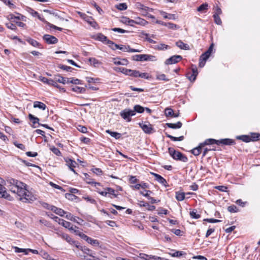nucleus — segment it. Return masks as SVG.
<instances>
[{"mask_svg": "<svg viewBox=\"0 0 260 260\" xmlns=\"http://www.w3.org/2000/svg\"><path fill=\"white\" fill-rule=\"evenodd\" d=\"M7 182V186L12 192L17 194L19 197L24 193V187H26L25 183L13 178L8 179Z\"/></svg>", "mask_w": 260, "mask_h": 260, "instance_id": "1", "label": "nucleus"}, {"mask_svg": "<svg viewBox=\"0 0 260 260\" xmlns=\"http://www.w3.org/2000/svg\"><path fill=\"white\" fill-rule=\"evenodd\" d=\"M168 152L173 158L175 160H180L184 162H187L188 160V158L186 155L179 151L175 150L173 148L169 147L168 148Z\"/></svg>", "mask_w": 260, "mask_h": 260, "instance_id": "2", "label": "nucleus"}, {"mask_svg": "<svg viewBox=\"0 0 260 260\" xmlns=\"http://www.w3.org/2000/svg\"><path fill=\"white\" fill-rule=\"evenodd\" d=\"M207 142H209L208 144H210L211 145L214 144L218 145L220 144L224 145H233L235 144V142L234 140L228 138L221 139L220 140H216L214 139H208Z\"/></svg>", "mask_w": 260, "mask_h": 260, "instance_id": "3", "label": "nucleus"}, {"mask_svg": "<svg viewBox=\"0 0 260 260\" xmlns=\"http://www.w3.org/2000/svg\"><path fill=\"white\" fill-rule=\"evenodd\" d=\"M26 187H24V193L20 197L19 200L24 203H31L36 200L35 197L28 190L26 189Z\"/></svg>", "mask_w": 260, "mask_h": 260, "instance_id": "4", "label": "nucleus"}, {"mask_svg": "<svg viewBox=\"0 0 260 260\" xmlns=\"http://www.w3.org/2000/svg\"><path fill=\"white\" fill-rule=\"evenodd\" d=\"M77 13L81 18H82L88 23H89L91 26L93 27L94 28H96L98 27V23L95 21H94V20L93 19L92 17L87 16L86 14L83 13L79 11L77 12Z\"/></svg>", "mask_w": 260, "mask_h": 260, "instance_id": "5", "label": "nucleus"}, {"mask_svg": "<svg viewBox=\"0 0 260 260\" xmlns=\"http://www.w3.org/2000/svg\"><path fill=\"white\" fill-rule=\"evenodd\" d=\"M54 221L58 222V224L62 225L63 227H64L66 229H68L70 230H72L73 228L71 226V223L67 221L64 220L63 219L59 218L57 216H54L53 214H51V217Z\"/></svg>", "mask_w": 260, "mask_h": 260, "instance_id": "6", "label": "nucleus"}, {"mask_svg": "<svg viewBox=\"0 0 260 260\" xmlns=\"http://www.w3.org/2000/svg\"><path fill=\"white\" fill-rule=\"evenodd\" d=\"M120 115L127 121L129 122L131 120V116L135 115V113L133 110L129 109H125L121 111Z\"/></svg>", "mask_w": 260, "mask_h": 260, "instance_id": "7", "label": "nucleus"}, {"mask_svg": "<svg viewBox=\"0 0 260 260\" xmlns=\"http://www.w3.org/2000/svg\"><path fill=\"white\" fill-rule=\"evenodd\" d=\"M120 49L122 50L123 52H141L142 50L136 49H133L130 48V46L129 45H115V48H113V50H115L116 49Z\"/></svg>", "mask_w": 260, "mask_h": 260, "instance_id": "8", "label": "nucleus"}, {"mask_svg": "<svg viewBox=\"0 0 260 260\" xmlns=\"http://www.w3.org/2000/svg\"><path fill=\"white\" fill-rule=\"evenodd\" d=\"M139 124L146 134H150L154 132L153 128L149 122H147V123H139Z\"/></svg>", "mask_w": 260, "mask_h": 260, "instance_id": "9", "label": "nucleus"}, {"mask_svg": "<svg viewBox=\"0 0 260 260\" xmlns=\"http://www.w3.org/2000/svg\"><path fill=\"white\" fill-rule=\"evenodd\" d=\"M208 143L209 142H207V139H206L204 142L200 143L197 147L194 148L191 150L192 154L195 156L199 155L201 152L202 149L204 146L206 145H211L210 144Z\"/></svg>", "mask_w": 260, "mask_h": 260, "instance_id": "10", "label": "nucleus"}, {"mask_svg": "<svg viewBox=\"0 0 260 260\" xmlns=\"http://www.w3.org/2000/svg\"><path fill=\"white\" fill-rule=\"evenodd\" d=\"M182 59L181 55H175L170 57L166 60L165 63L166 65L175 64L180 61Z\"/></svg>", "mask_w": 260, "mask_h": 260, "instance_id": "11", "label": "nucleus"}, {"mask_svg": "<svg viewBox=\"0 0 260 260\" xmlns=\"http://www.w3.org/2000/svg\"><path fill=\"white\" fill-rule=\"evenodd\" d=\"M43 39L48 44H55L58 42V39L56 37L48 34L44 35Z\"/></svg>", "mask_w": 260, "mask_h": 260, "instance_id": "12", "label": "nucleus"}, {"mask_svg": "<svg viewBox=\"0 0 260 260\" xmlns=\"http://www.w3.org/2000/svg\"><path fill=\"white\" fill-rule=\"evenodd\" d=\"M0 197L6 199L11 201L13 199L11 196L8 194L6 190V188L0 184Z\"/></svg>", "mask_w": 260, "mask_h": 260, "instance_id": "13", "label": "nucleus"}, {"mask_svg": "<svg viewBox=\"0 0 260 260\" xmlns=\"http://www.w3.org/2000/svg\"><path fill=\"white\" fill-rule=\"evenodd\" d=\"M64 160L66 162L67 165L69 167L70 170L74 173H76L75 170H74V168L76 167L75 165L77 164L76 161L68 158H64Z\"/></svg>", "mask_w": 260, "mask_h": 260, "instance_id": "14", "label": "nucleus"}, {"mask_svg": "<svg viewBox=\"0 0 260 260\" xmlns=\"http://www.w3.org/2000/svg\"><path fill=\"white\" fill-rule=\"evenodd\" d=\"M41 81L43 82L47 83L48 85H52L55 87L59 88V85L55 82L54 78L53 79H49L46 77H43L41 79Z\"/></svg>", "mask_w": 260, "mask_h": 260, "instance_id": "15", "label": "nucleus"}, {"mask_svg": "<svg viewBox=\"0 0 260 260\" xmlns=\"http://www.w3.org/2000/svg\"><path fill=\"white\" fill-rule=\"evenodd\" d=\"M151 174L155 177V180H156L157 181H158V182H159L160 183H161V184L164 185L165 186H168L167 185V182L165 178H164L161 176L154 173H152Z\"/></svg>", "mask_w": 260, "mask_h": 260, "instance_id": "16", "label": "nucleus"}, {"mask_svg": "<svg viewBox=\"0 0 260 260\" xmlns=\"http://www.w3.org/2000/svg\"><path fill=\"white\" fill-rule=\"evenodd\" d=\"M50 210L60 216H63L66 213V212L62 209L58 208L54 206H51L50 207Z\"/></svg>", "mask_w": 260, "mask_h": 260, "instance_id": "17", "label": "nucleus"}, {"mask_svg": "<svg viewBox=\"0 0 260 260\" xmlns=\"http://www.w3.org/2000/svg\"><path fill=\"white\" fill-rule=\"evenodd\" d=\"M113 70L117 72H121L126 75H128L131 72V69H127L123 67H114Z\"/></svg>", "mask_w": 260, "mask_h": 260, "instance_id": "18", "label": "nucleus"}, {"mask_svg": "<svg viewBox=\"0 0 260 260\" xmlns=\"http://www.w3.org/2000/svg\"><path fill=\"white\" fill-rule=\"evenodd\" d=\"M83 175H84L83 178H84V180L87 183H88L89 184H94L95 186L96 185H100V183L94 182L93 181V179L90 178V176L88 174L84 173Z\"/></svg>", "mask_w": 260, "mask_h": 260, "instance_id": "19", "label": "nucleus"}, {"mask_svg": "<svg viewBox=\"0 0 260 260\" xmlns=\"http://www.w3.org/2000/svg\"><path fill=\"white\" fill-rule=\"evenodd\" d=\"M68 243L71 245H74L77 248L80 247V243L76 241L73 240L71 237L69 235H67V236H66V238L64 239Z\"/></svg>", "mask_w": 260, "mask_h": 260, "instance_id": "20", "label": "nucleus"}, {"mask_svg": "<svg viewBox=\"0 0 260 260\" xmlns=\"http://www.w3.org/2000/svg\"><path fill=\"white\" fill-rule=\"evenodd\" d=\"M119 58H114V63L117 65H122V66H126L128 63V61L126 58H123L121 60H117L119 59Z\"/></svg>", "mask_w": 260, "mask_h": 260, "instance_id": "21", "label": "nucleus"}, {"mask_svg": "<svg viewBox=\"0 0 260 260\" xmlns=\"http://www.w3.org/2000/svg\"><path fill=\"white\" fill-rule=\"evenodd\" d=\"M26 41L34 47H37L40 48H43L41 44L40 43L30 38L27 39Z\"/></svg>", "mask_w": 260, "mask_h": 260, "instance_id": "22", "label": "nucleus"}, {"mask_svg": "<svg viewBox=\"0 0 260 260\" xmlns=\"http://www.w3.org/2000/svg\"><path fill=\"white\" fill-rule=\"evenodd\" d=\"M176 45L181 49L187 50L189 49V47L187 44L184 43L181 40L176 42Z\"/></svg>", "mask_w": 260, "mask_h": 260, "instance_id": "23", "label": "nucleus"}, {"mask_svg": "<svg viewBox=\"0 0 260 260\" xmlns=\"http://www.w3.org/2000/svg\"><path fill=\"white\" fill-rule=\"evenodd\" d=\"M28 118L30 120L32 121V126L34 128L36 127V126L35 125L36 124H38L39 125L40 124V123H39V119L37 117H35L34 115H33L32 114H28Z\"/></svg>", "mask_w": 260, "mask_h": 260, "instance_id": "24", "label": "nucleus"}, {"mask_svg": "<svg viewBox=\"0 0 260 260\" xmlns=\"http://www.w3.org/2000/svg\"><path fill=\"white\" fill-rule=\"evenodd\" d=\"M33 106L35 108H39L42 110H45L47 107L45 104L39 101H35Z\"/></svg>", "mask_w": 260, "mask_h": 260, "instance_id": "25", "label": "nucleus"}, {"mask_svg": "<svg viewBox=\"0 0 260 260\" xmlns=\"http://www.w3.org/2000/svg\"><path fill=\"white\" fill-rule=\"evenodd\" d=\"M166 125L169 128L176 129L181 128L182 124L180 121H178L176 123H167Z\"/></svg>", "mask_w": 260, "mask_h": 260, "instance_id": "26", "label": "nucleus"}, {"mask_svg": "<svg viewBox=\"0 0 260 260\" xmlns=\"http://www.w3.org/2000/svg\"><path fill=\"white\" fill-rule=\"evenodd\" d=\"M106 133L109 134L111 137L114 138L115 139H119L121 137V134L120 133L112 132L110 129H107L106 131Z\"/></svg>", "mask_w": 260, "mask_h": 260, "instance_id": "27", "label": "nucleus"}, {"mask_svg": "<svg viewBox=\"0 0 260 260\" xmlns=\"http://www.w3.org/2000/svg\"><path fill=\"white\" fill-rule=\"evenodd\" d=\"M80 250H81L84 253L87 254V255H89L92 258L94 257V256L93 255V253L91 251V250L89 249V248L86 247L85 246H82L80 245V247L78 248Z\"/></svg>", "mask_w": 260, "mask_h": 260, "instance_id": "28", "label": "nucleus"}, {"mask_svg": "<svg viewBox=\"0 0 260 260\" xmlns=\"http://www.w3.org/2000/svg\"><path fill=\"white\" fill-rule=\"evenodd\" d=\"M140 206L146 208L149 211H153L155 209V207L153 205H150L148 203L144 201H141Z\"/></svg>", "mask_w": 260, "mask_h": 260, "instance_id": "29", "label": "nucleus"}, {"mask_svg": "<svg viewBox=\"0 0 260 260\" xmlns=\"http://www.w3.org/2000/svg\"><path fill=\"white\" fill-rule=\"evenodd\" d=\"M132 58L133 60L135 61H146V54L135 55Z\"/></svg>", "mask_w": 260, "mask_h": 260, "instance_id": "30", "label": "nucleus"}, {"mask_svg": "<svg viewBox=\"0 0 260 260\" xmlns=\"http://www.w3.org/2000/svg\"><path fill=\"white\" fill-rule=\"evenodd\" d=\"M96 39L98 41L102 42L105 44H106V42H108V41H109L106 36L101 33L97 34Z\"/></svg>", "mask_w": 260, "mask_h": 260, "instance_id": "31", "label": "nucleus"}, {"mask_svg": "<svg viewBox=\"0 0 260 260\" xmlns=\"http://www.w3.org/2000/svg\"><path fill=\"white\" fill-rule=\"evenodd\" d=\"M160 13L164 18L169 19H173L174 20L176 19V16L175 14H168L164 11H160Z\"/></svg>", "mask_w": 260, "mask_h": 260, "instance_id": "32", "label": "nucleus"}, {"mask_svg": "<svg viewBox=\"0 0 260 260\" xmlns=\"http://www.w3.org/2000/svg\"><path fill=\"white\" fill-rule=\"evenodd\" d=\"M106 190L108 191L107 193H108V197L111 199L117 197V194H115V191L114 189L111 187H106Z\"/></svg>", "mask_w": 260, "mask_h": 260, "instance_id": "33", "label": "nucleus"}, {"mask_svg": "<svg viewBox=\"0 0 260 260\" xmlns=\"http://www.w3.org/2000/svg\"><path fill=\"white\" fill-rule=\"evenodd\" d=\"M66 78L61 76L59 75H57L54 76V80L55 82L62 83L63 84L67 83V81H66Z\"/></svg>", "mask_w": 260, "mask_h": 260, "instance_id": "34", "label": "nucleus"}, {"mask_svg": "<svg viewBox=\"0 0 260 260\" xmlns=\"http://www.w3.org/2000/svg\"><path fill=\"white\" fill-rule=\"evenodd\" d=\"M144 110H145V108L139 105H135L134 107V110H133V111L135 113V115L136 114V112L139 113H142L144 112Z\"/></svg>", "mask_w": 260, "mask_h": 260, "instance_id": "35", "label": "nucleus"}, {"mask_svg": "<svg viewBox=\"0 0 260 260\" xmlns=\"http://www.w3.org/2000/svg\"><path fill=\"white\" fill-rule=\"evenodd\" d=\"M136 24L140 25L142 26H145L148 24V22L145 19L140 17H137L135 19Z\"/></svg>", "mask_w": 260, "mask_h": 260, "instance_id": "36", "label": "nucleus"}, {"mask_svg": "<svg viewBox=\"0 0 260 260\" xmlns=\"http://www.w3.org/2000/svg\"><path fill=\"white\" fill-rule=\"evenodd\" d=\"M166 135L168 138H169L171 140L173 141H182L184 138V136H180L179 137H175L166 133Z\"/></svg>", "mask_w": 260, "mask_h": 260, "instance_id": "37", "label": "nucleus"}, {"mask_svg": "<svg viewBox=\"0 0 260 260\" xmlns=\"http://www.w3.org/2000/svg\"><path fill=\"white\" fill-rule=\"evenodd\" d=\"M72 90L77 93H85L86 91V89L84 87H78V86H74L73 87Z\"/></svg>", "mask_w": 260, "mask_h": 260, "instance_id": "38", "label": "nucleus"}, {"mask_svg": "<svg viewBox=\"0 0 260 260\" xmlns=\"http://www.w3.org/2000/svg\"><path fill=\"white\" fill-rule=\"evenodd\" d=\"M238 139L241 140L244 142H250V137L249 135H242L237 137Z\"/></svg>", "mask_w": 260, "mask_h": 260, "instance_id": "39", "label": "nucleus"}, {"mask_svg": "<svg viewBox=\"0 0 260 260\" xmlns=\"http://www.w3.org/2000/svg\"><path fill=\"white\" fill-rule=\"evenodd\" d=\"M250 137L251 141H256L260 140V134L258 133H251Z\"/></svg>", "mask_w": 260, "mask_h": 260, "instance_id": "40", "label": "nucleus"}, {"mask_svg": "<svg viewBox=\"0 0 260 260\" xmlns=\"http://www.w3.org/2000/svg\"><path fill=\"white\" fill-rule=\"evenodd\" d=\"M169 48V46L167 45H166L165 44H160L159 45H155L154 47V48L156 50H163L165 49H167Z\"/></svg>", "mask_w": 260, "mask_h": 260, "instance_id": "41", "label": "nucleus"}, {"mask_svg": "<svg viewBox=\"0 0 260 260\" xmlns=\"http://www.w3.org/2000/svg\"><path fill=\"white\" fill-rule=\"evenodd\" d=\"M185 198V193L182 192H176V199L178 201H182Z\"/></svg>", "mask_w": 260, "mask_h": 260, "instance_id": "42", "label": "nucleus"}, {"mask_svg": "<svg viewBox=\"0 0 260 260\" xmlns=\"http://www.w3.org/2000/svg\"><path fill=\"white\" fill-rule=\"evenodd\" d=\"M73 83L74 84H81V81L78 79H74L73 78H67V83Z\"/></svg>", "mask_w": 260, "mask_h": 260, "instance_id": "43", "label": "nucleus"}, {"mask_svg": "<svg viewBox=\"0 0 260 260\" xmlns=\"http://www.w3.org/2000/svg\"><path fill=\"white\" fill-rule=\"evenodd\" d=\"M86 242L94 246H99L100 244V243L98 240L93 239L90 237H89L88 239L86 241Z\"/></svg>", "mask_w": 260, "mask_h": 260, "instance_id": "44", "label": "nucleus"}, {"mask_svg": "<svg viewBox=\"0 0 260 260\" xmlns=\"http://www.w3.org/2000/svg\"><path fill=\"white\" fill-rule=\"evenodd\" d=\"M88 60L90 64L93 65L95 67L100 63V62L95 58H89Z\"/></svg>", "mask_w": 260, "mask_h": 260, "instance_id": "45", "label": "nucleus"}, {"mask_svg": "<svg viewBox=\"0 0 260 260\" xmlns=\"http://www.w3.org/2000/svg\"><path fill=\"white\" fill-rule=\"evenodd\" d=\"M165 114L167 117H172L173 115L174 114V111L171 108H167L165 109Z\"/></svg>", "mask_w": 260, "mask_h": 260, "instance_id": "46", "label": "nucleus"}, {"mask_svg": "<svg viewBox=\"0 0 260 260\" xmlns=\"http://www.w3.org/2000/svg\"><path fill=\"white\" fill-rule=\"evenodd\" d=\"M116 8L120 11H123L126 10L127 7L125 3H120L118 5H117L116 6Z\"/></svg>", "mask_w": 260, "mask_h": 260, "instance_id": "47", "label": "nucleus"}, {"mask_svg": "<svg viewBox=\"0 0 260 260\" xmlns=\"http://www.w3.org/2000/svg\"><path fill=\"white\" fill-rule=\"evenodd\" d=\"M157 60V58L155 56L146 54V61H156Z\"/></svg>", "mask_w": 260, "mask_h": 260, "instance_id": "48", "label": "nucleus"}, {"mask_svg": "<svg viewBox=\"0 0 260 260\" xmlns=\"http://www.w3.org/2000/svg\"><path fill=\"white\" fill-rule=\"evenodd\" d=\"M165 26H167L169 29H178L179 27L177 25L171 22L166 23Z\"/></svg>", "mask_w": 260, "mask_h": 260, "instance_id": "49", "label": "nucleus"}, {"mask_svg": "<svg viewBox=\"0 0 260 260\" xmlns=\"http://www.w3.org/2000/svg\"><path fill=\"white\" fill-rule=\"evenodd\" d=\"M215 148L213 146H209V147L205 148L203 153L202 158L204 157L207 154L208 151L212 150L215 151Z\"/></svg>", "mask_w": 260, "mask_h": 260, "instance_id": "50", "label": "nucleus"}, {"mask_svg": "<svg viewBox=\"0 0 260 260\" xmlns=\"http://www.w3.org/2000/svg\"><path fill=\"white\" fill-rule=\"evenodd\" d=\"M208 5L207 4H203L198 8L197 11L199 12H202L204 10H207L208 9Z\"/></svg>", "mask_w": 260, "mask_h": 260, "instance_id": "51", "label": "nucleus"}, {"mask_svg": "<svg viewBox=\"0 0 260 260\" xmlns=\"http://www.w3.org/2000/svg\"><path fill=\"white\" fill-rule=\"evenodd\" d=\"M228 210L231 213H236L238 212V209L235 205H232L228 207Z\"/></svg>", "mask_w": 260, "mask_h": 260, "instance_id": "52", "label": "nucleus"}, {"mask_svg": "<svg viewBox=\"0 0 260 260\" xmlns=\"http://www.w3.org/2000/svg\"><path fill=\"white\" fill-rule=\"evenodd\" d=\"M213 17L214 18V22L216 24H218V25L221 24L222 21H221V20L220 19V18L219 17V15H213Z\"/></svg>", "mask_w": 260, "mask_h": 260, "instance_id": "53", "label": "nucleus"}, {"mask_svg": "<svg viewBox=\"0 0 260 260\" xmlns=\"http://www.w3.org/2000/svg\"><path fill=\"white\" fill-rule=\"evenodd\" d=\"M190 216L191 218L194 219H199L201 217V215L197 214L196 212L192 211L190 212Z\"/></svg>", "mask_w": 260, "mask_h": 260, "instance_id": "54", "label": "nucleus"}, {"mask_svg": "<svg viewBox=\"0 0 260 260\" xmlns=\"http://www.w3.org/2000/svg\"><path fill=\"white\" fill-rule=\"evenodd\" d=\"M156 79L159 80H163L168 81L169 80V79L166 78V75L164 74L158 75L156 76Z\"/></svg>", "mask_w": 260, "mask_h": 260, "instance_id": "55", "label": "nucleus"}, {"mask_svg": "<svg viewBox=\"0 0 260 260\" xmlns=\"http://www.w3.org/2000/svg\"><path fill=\"white\" fill-rule=\"evenodd\" d=\"M49 184L52 187H54V188H55L56 189H59V190H61L62 191H63V192L65 191V190L62 187L59 186L58 185H57V184L54 183L52 182H50Z\"/></svg>", "mask_w": 260, "mask_h": 260, "instance_id": "56", "label": "nucleus"}, {"mask_svg": "<svg viewBox=\"0 0 260 260\" xmlns=\"http://www.w3.org/2000/svg\"><path fill=\"white\" fill-rule=\"evenodd\" d=\"M131 73L128 74L129 76L134 77H139V71L137 70H131Z\"/></svg>", "mask_w": 260, "mask_h": 260, "instance_id": "57", "label": "nucleus"}, {"mask_svg": "<svg viewBox=\"0 0 260 260\" xmlns=\"http://www.w3.org/2000/svg\"><path fill=\"white\" fill-rule=\"evenodd\" d=\"M130 19L128 17L123 16L120 19V22L123 24L128 25Z\"/></svg>", "mask_w": 260, "mask_h": 260, "instance_id": "58", "label": "nucleus"}, {"mask_svg": "<svg viewBox=\"0 0 260 260\" xmlns=\"http://www.w3.org/2000/svg\"><path fill=\"white\" fill-rule=\"evenodd\" d=\"M51 150L52 151V152L53 153H54L56 155H57V156H60L61 155V153L60 150L58 148H56L55 147H53L51 148Z\"/></svg>", "mask_w": 260, "mask_h": 260, "instance_id": "59", "label": "nucleus"}, {"mask_svg": "<svg viewBox=\"0 0 260 260\" xmlns=\"http://www.w3.org/2000/svg\"><path fill=\"white\" fill-rule=\"evenodd\" d=\"M171 254L173 257H180L183 254V252L176 251H174L173 253H171Z\"/></svg>", "mask_w": 260, "mask_h": 260, "instance_id": "60", "label": "nucleus"}, {"mask_svg": "<svg viewBox=\"0 0 260 260\" xmlns=\"http://www.w3.org/2000/svg\"><path fill=\"white\" fill-rule=\"evenodd\" d=\"M77 128L79 132L82 133H86L87 132V128L84 126L79 125Z\"/></svg>", "mask_w": 260, "mask_h": 260, "instance_id": "61", "label": "nucleus"}, {"mask_svg": "<svg viewBox=\"0 0 260 260\" xmlns=\"http://www.w3.org/2000/svg\"><path fill=\"white\" fill-rule=\"evenodd\" d=\"M92 172L97 175H101L102 174V171L100 168H92L91 169Z\"/></svg>", "mask_w": 260, "mask_h": 260, "instance_id": "62", "label": "nucleus"}, {"mask_svg": "<svg viewBox=\"0 0 260 260\" xmlns=\"http://www.w3.org/2000/svg\"><path fill=\"white\" fill-rule=\"evenodd\" d=\"M214 44L212 43L210 45L208 50L205 52L206 54L210 56L213 50Z\"/></svg>", "mask_w": 260, "mask_h": 260, "instance_id": "63", "label": "nucleus"}, {"mask_svg": "<svg viewBox=\"0 0 260 260\" xmlns=\"http://www.w3.org/2000/svg\"><path fill=\"white\" fill-rule=\"evenodd\" d=\"M209 57L210 56H209L205 53H204L201 55L200 57V60H203L204 61H206V60L209 58Z\"/></svg>", "mask_w": 260, "mask_h": 260, "instance_id": "64", "label": "nucleus"}]
</instances>
